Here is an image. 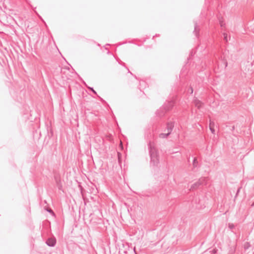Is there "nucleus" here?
Here are the masks:
<instances>
[{
	"label": "nucleus",
	"instance_id": "7ed1b4c3",
	"mask_svg": "<svg viewBox=\"0 0 254 254\" xmlns=\"http://www.w3.org/2000/svg\"><path fill=\"white\" fill-rule=\"evenodd\" d=\"M210 129L211 131V132L213 133H214V132H215V130L213 128L211 127H210Z\"/></svg>",
	"mask_w": 254,
	"mask_h": 254
},
{
	"label": "nucleus",
	"instance_id": "20e7f679",
	"mask_svg": "<svg viewBox=\"0 0 254 254\" xmlns=\"http://www.w3.org/2000/svg\"><path fill=\"white\" fill-rule=\"evenodd\" d=\"M48 211L51 213H52L54 214V212L52 211L51 209H48Z\"/></svg>",
	"mask_w": 254,
	"mask_h": 254
},
{
	"label": "nucleus",
	"instance_id": "423d86ee",
	"mask_svg": "<svg viewBox=\"0 0 254 254\" xmlns=\"http://www.w3.org/2000/svg\"><path fill=\"white\" fill-rule=\"evenodd\" d=\"M226 38H227V36H225V39H226Z\"/></svg>",
	"mask_w": 254,
	"mask_h": 254
},
{
	"label": "nucleus",
	"instance_id": "39448f33",
	"mask_svg": "<svg viewBox=\"0 0 254 254\" xmlns=\"http://www.w3.org/2000/svg\"><path fill=\"white\" fill-rule=\"evenodd\" d=\"M120 146L122 148H123V144H122V141H121V142H120Z\"/></svg>",
	"mask_w": 254,
	"mask_h": 254
},
{
	"label": "nucleus",
	"instance_id": "f257e3e1",
	"mask_svg": "<svg viewBox=\"0 0 254 254\" xmlns=\"http://www.w3.org/2000/svg\"><path fill=\"white\" fill-rule=\"evenodd\" d=\"M173 127H174V125H173V123H169L168 124V127L169 128L168 129V133H161L159 135V137L160 138H164L167 137L170 134Z\"/></svg>",
	"mask_w": 254,
	"mask_h": 254
},
{
	"label": "nucleus",
	"instance_id": "f03ea898",
	"mask_svg": "<svg viewBox=\"0 0 254 254\" xmlns=\"http://www.w3.org/2000/svg\"><path fill=\"white\" fill-rule=\"evenodd\" d=\"M47 243L50 246H54L56 244V239L55 238L49 239Z\"/></svg>",
	"mask_w": 254,
	"mask_h": 254
}]
</instances>
